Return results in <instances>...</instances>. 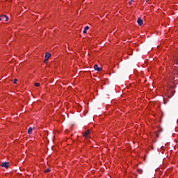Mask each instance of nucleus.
Returning <instances> with one entry per match:
<instances>
[{"label":"nucleus","instance_id":"f8f14e48","mask_svg":"<svg viewBox=\"0 0 178 178\" xmlns=\"http://www.w3.org/2000/svg\"><path fill=\"white\" fill-rule=\"evenodd\" d=\"M138 172L140 174L143 173V170H142L141 169H138Z\"/></svg>","mask_w":178,"mask_h":178},{"label":"nucleus","instance_id":"6e6552de","mask_svg":"<svg viewBox=\"0 0 178 178\" xmlns=\"http://www.w3.org/2000/svg\"><path fill=\"white\" fill-rule=\"evenodd\" d=\"M49 172H51V168H47V170H45L46 173H49Z\"/></svg>","mask_w":178,"mask_h":178},{"label":"nucleus","instance_id":"423d86ee","mask_svg":"<svg viewBox=\"0 0 178 178\" xmlns=\"http://www.w3.org/2000/svg\"><path fill=\"white\" fill-rule=\"evenodd\" d=\"M31 133H33V128L29 127V129H28V134H31Z\"/></svg>","mask_w":178,"mask_h":178},{"label":"nucleus","instance_id":"2eb2a0df","mask_svg":"<svg viewBox=\"0 0 178 178\" xmlns=\"http://www.w3.org/2000/svg\"><path fill=\"white\" fill-rule=\"evenodd\" d=\"M131 2H133V0H131V1L129 2L130 5H131Z\"/></svg>","mask_w":178,"mask_h":178},{"label":"nucleus","instance_id":"20e7f679","mask_svg":"<svg viewBox=\"0 0 178 178\" xmlns=\"http://www.w3.org/2000/svg\"><path fill=\"white\" fill-rule=\"evenodd\" d=\"M94 69H95V70H97V72H100V70H101V68L99 67H98V65H95Z\"/></svg>","mask_w":178,"mask_h":178},{"label":"nucleus","instance_id":"7ed1b4c3","mask_svg":"<svg viewBox=\"0 0 178 178\" xmlns=\"http://www.w3.org/2000/svg\"><path fill=\"white\" fill-rule=\"evenodd\" d=\"M137 23H138V24H139V26H143V23H144V21H143V19L139 18V19H138Z\"/></svg>","mask_w":178,"mask_h":178},{"label":"nucleus","instance_id":"f3484780","mask_svg":"<svg viewBox=\"0 0 178 178\" xmlns=\"http://www.w3.org/2000/svg\"><path fill=\"white\" fill-rule=\"evenodd\" d=\"M177 123H178V120H177Z\"/></svg>","mask_w":178,"mask_h":178},{"label":"nucleus","instance_id":"9b49d317","mask_svg":"<svg viewBox=\"0 0 178 178\" xmlns=\"http://www.w3.org/2000/svg\"><path fill=\"white\" fill-rule=\"evenodd\" d=\"M35 87H40V83H35Z\"/></svg>","mask_w":178,"mask_h":178},{"label":"nucleus","instance_id":"9d476101","mask_svg":"<svg viewBox=\"0 0 178 178\" xmlns=\"http://www.w3.org/2000/svg\"><path fill=\"white\" fill-rule=\"evenodd\" d=\"M89 29H90V27L88 26H87L84 28V30H86V31H87V30H89Z\"/></svg>","mask_w":178,"mask_h":178},{"label":"nucleus","instance_id":"0eeeda50","mask_svg":"<svg viewBox=\"0 0 178 178\" xmlns=\"http://www.w3.org/2000/svg\"><path fill=\"white\" fill-rule=\"evenodd\" d=\"M4 18L6 19V22H9V17L8 15H3Z\"/></svg>","mask_w":178,"mask_h":178},{"label":"nucleus","instance_id":"39448f33","mask_svg":"<svg viewBox=\"0 0 178 178\" xmlns=\"http://www.w3.org/2000/svg\"><path fill=\"white\" fill-rule=\"evenodd\" d=\"M49 58H51V54H49V53H46V54H45V58H46V59H49Z\"/></svg>","mask_w":178,"mask_h":178},{"label":"nucleus","instance_id":"dca6fc26","mask_svg":"<svg viewBox=\"0 0 178 178\" xmlns=\"http://www.w3.org/2000/svg\"><path fill=\"white\" fill-rule=\"evenodd\" d=\"M148 1H149V0H146V2H148Z\"/></svg>","mask_w":178,"mask_h":178},{"label":"nucleus","instance_id":"ddd939ff","mask_svg":"<svg viewBox=\"0 0 178 178\" xmlns=\"http://www.w3.org/2000/svg\"><path fill=\"white\" fill-rule=\"evenodd\" d=\"M83 33V34H87V30L84 29Z\"/></svg>","mask_w":178,"mask_h":178},{"label":"nucleus","instance_id":"f03ea898","mask_svg":"<svg viewBox=\"0 0 178 178\" xmlns=\"http://www.w3.org/2000/svg\"><path fill=\"white\" fill-rule=\"evenodd\" d=\"M90 134H91V131L90 130H87L85 133H83V136L85 138H88V137H90Z\"/></svg>","mask_w":178,"mask_h":178},{"label":"nucleus","instance_id":"1a4fd4ad","mask_svg":"<svg viewBox=\"0 0 178 178\" xmlns=\"http://www.w3.org/2000/svg\"><path fill=\"white\" fill-rule=\"evenodd\" d=\"M3 19H5V16L3 15H1V17H0V22H1V20Z\"/></svg>","mask_w":178,"mask_h":178},{"label":"nucleus","instance_id":"4468645a","mask_svg":"<svg viewBox=\"0 0 178 178\" xmlns=\"http://www.w3.org/2000/svg\"><path fill=\"white\" fill-rule=\"evenodd\" d=\"M17 81V79H15L14 80V84H16Z\"/></svg>","mask_w":178,"mask_h":178},{"label":"nucleus","instance_id":"f257e3e1","mask_svg":"<svg viewBox=\"0 0 178 178\" xmlns=\"http://www.w3.org/2000/svg\"><path fill=\"white\" fill-rule=\"evenodd\" d=\"M9 165H10V163L9 162H3L1 163L2 168H5L6 169H8L9 168Z\"/></svg>","mask_w":178,"mask_h":178}]
</instances>
